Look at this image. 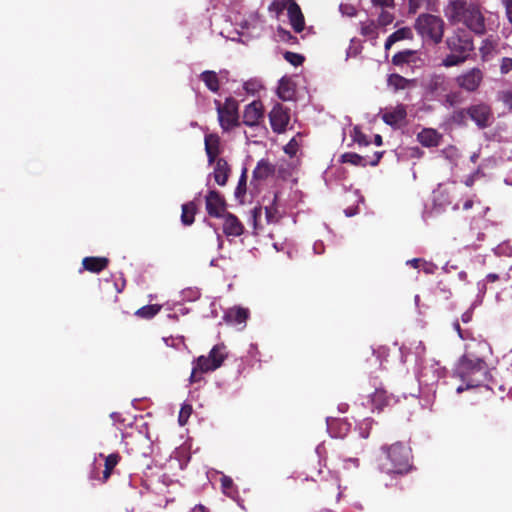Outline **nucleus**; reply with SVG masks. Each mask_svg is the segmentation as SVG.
<instances>
[{
    "label": "nucleus",
    "mask_w": 512,
    "mask_h": 512,
    "mask_svg": "<svg viewBox=\"0 0 512 512\" xmlns=\"http://www.w3.org/2000/svg\"><path fill=\"white\" fill-rule=\"evenodd\" d=\"M446 46L449 53L442 60L445 67L458 66L464 63L474 50V43L471 34L464 29H457L447 37Z\"/></svg>",
    "instance_id": "obj_1"
},
{
    "label": "nucleus",
    "mask_w": 512,
    "mask_h": 512,
    "mask_svg": "<svg viewBox=\"0 0 512 512\" xmlns=\"http://www.w3.org/2000/svg\"><path fill=\"white\" fill-rule=\"evenodd\" d=\"M381 450L386 455V461L383 463V469L387 473L407 474L413 468L412 450L402 442H396L392 445L382 446Z\"/></svg>",
    "instance_id": "obj_2"
},
{
    "label": "nucleus",
    "mask_w": 512,
    "mask_h": 512,
    "mask_svg": "<svg viewBox=\"0 0 512 512\" xmlns=\"http://www.w3.org/2000/svg\"><path fill=\"white\" fill-rule=\"evenodd\" d=\"M459 371L462 379L468 387H477L483 384L487 378L488 368L486 362L469 354L461 358Z\"/></svg>",
    "instance_id": "obj_3"
},
{
    "label": "nucleus",
    "mask_w": 512,
    "mask_h": 512,
    "mask_svg": "<svg viewBox=\"0 0 512 512\" xmlns=\"http://www.w3.org/2000/svg\"><path fill=\"white\" fill-rule=\"evenodd\" d=\"M227 358L226 347L223 344L215 345L209 352L208 356H199L193 366L190 382L194 383L200 380L199 373H208L215 371L222 366Z\"/></svg>",
    "instance_id": "obj_4"
},
{
    "label": "nucleus",
    "mask_w": 512,
    "mask_h": 512,
    "mask_svg": "<svg viewBox=\"0 0 512 512\" xmlns=\"http://www.w3.org/2000/svg\"><path fill=\"white\" fill-rule=\"evenodd\" d=\"M445 23L442 18L432 14H421L415 22V30L424 39L434 44L442 41Z\"/></svg>",
    "instance_id": "obj_5"
},
{
    "label": "nucleus",
    "mask_w": 512,
    "mask_h": 512,
    "mask_svg": "<svg viewBox=\"0 0 512 512\" xmlns=\"http://www.w3.org/2000/svg\"><path fill=\"white\" fill-rule=\"evenodd\" d=\"M217 106L218 119L223 130L228 131L239 125L238 103L233 98H227L225 105L222 106L218 100H215Z\"/></svg>",
    "instance_id": "obj_6"
},
{
    "label": "nucleus",
    "mask_w": 512,
    "mask_h": 512,
    "mask_svg": "<svg viewBox=\"0 0 512 512\" xmlns=\"http://www.w3.org/2000/svg\"><path fill=\"white\" fill-rule=\"evenodd\" d=\"M484 79V72L477 67H473L455 78L459 88L466 92L473 93L478 90Z\"/></svg>",
    "instance_id": "obj_7"
},
{
    "label": "nucleus",
    "mask_w": 512,
    "mask_h": 512,
    "mask_svg": "<svg viewBox=\"0 0 512 512\" xmlns=\"http://www.w3.org/2000/svg\"><path fill=\"white\" fill-rule=\"evenodd\" d=\"M270 125L274 133L281 134L290 122V109L277 103L269 112Z\"/></svg>",
    "instance_id": "obj_8"
},
{
    "label": "nucleus",
    "mask_w": 512,
    "mask_h": 512,
    "mask_svg": "<svg viewBox=\"0 0 512 512\" xmlns=\"http://www.w3.org/2000/svg\"><path fill=\"white\" fill-rule=\"evenodd\" d=\"M205 208L210 217L222 218L226 213L227 203L217 190H209L205 196Z\"/></svg>",
    "instance_id": "obj_9"
},
{
    "label": "nucleus",
    "mask_w": 512,
    "mask_h": 512,
    "mask_svg": "<svg viewBox=\"0 0 512 512\" xmlns=\"http://www.w3.org/2000/svg\"><path fill=\"white\" fill-rule=\"evenodd\" d=\"M466 113L479 128H486L491 124L492 111L489 105L479 103L467 108Z\"/></svg>",
    "instance_id": "obj_10"
},
{
    "label": "nucleus",
    "mask_w": 512,
    "mask_h": 512,
    "mask_svg": "<svg viewBox=\"0 0 512 512\" xmlns=\"http://www.w3.org/2000/svg\"><path fill=\"white\" fill-rule=\"evenodd\" d=\"M383 154H384V152H382V151H376L372 157H369V156H362V155H359L354 152H346L341 155L340 162L348 163L353 166H359V167H365L367 165L376 166L380 162Z\"/></svg>",
    "instance_id": "obj_11"
},
{
    "label": "nucleus",
    "mask_w": 512,
    "mask_h": 512,
    "mask_svg": "<svg viewBox=\"0 0 512 512\" xmlns=\"http://www.w3.org/2000/svg\"><path fill=\"white\" fill-rule=\"evenodd\" d=\"M473 2L468 0H449L445 9L446 17L453 23H461Z\"/></svg>",
    "instance_id": "obj_12"
},
{
    "label": "nucleus",
    "mask_w": 512,
    "mask_h": 512,
    "mask_svg": "<svg viewBox=\"0 0 512 512\" xmlns=\"http://www.w3.org/2000/svg\"><path fill=\"white\" fill-rule=\"evenodd\" d=\"M424 89L431 97H439L449 89V82L443 74H433L424 83Z\"/></svg>",
    "instance_id": "obj_13"
},
{
    "label": "nucleus",
    "mask_w": 512,
    "mask_h": 512,
    "mask_svg": "<svg viewBox=\"0 0 512 512\" xmlns=\"http://www.w3.org/2000/svg\"><path fill=\"white\" fill-rule=\"evenodd\" d=\"M461 23H463L469 30L476 34L481 35L485 32L484 17L479 7L475 3L471 5L467 11L466 17Z\"/></svg>",
    "instance_id": "obj_14"
},
{
    "label": "nucleus",
    "mask_w": 512,
    "mask_h": 512,
    "mask_svg": "<svg viewBox=\"0 0 512 512\" xmlns=\"http://www.w3.org/2000/svg\"><path fill=\"white\" fill-rule=\"evenodd\" d=\"M264 118V107L260 100L248 104L243 112V123L246 126H257Z\"/></svg>",
    "instance_id": "obj_15"
},
{
    "label": "nucleus",
    "mask_w": 512,
    "mask_h": 512,
    "mask_svg": "<svg viewBox=\"0 0 512 512\" xmlns=\"http://www.w3.org/2000/svg\"><path fill=\"white\" fill-rule=\"evenodd\" d=\"M276 167L268 159H260L252 172L251 185L256 186L275 174Z\"/></svg>",
    "instance_id": "obj_16"
},
{
    "label": "nucleus",
    "mask_w": 512,
    "mask_h": 512,
    "mask_svg": "<svg viewBox=\"0 0 512 512\" xmlns=\"http://www.w3.org/2000/svg\"><path fill=\"white\" fill-rule=\"evenodd\" d=\"M205 152L209 165H212L217 160L222 152L221 139L218 134H206L204 138Z\"/></svg>",
    "instance_id": "obj_17"
},
{
    "label": "nucleus",
    "mask_w": 512,
    "mask_h": 512,
    "mask_svg": "<svg viewBox=\"0 0 512 512\" xmlns=\"http://www.w3.org/2000/svg\"><path fill=\"white\" fill-rule=\"evenodd\" d=\"M214 168L211 176L219 186H225L232 173V168L225 158H218L214 161Z\"/></svg>",
    "instance_id": "obj_18"
},
{
    "label": "nucleus",
    "mask_w": 512,
    "mask_h": 512,
    "mask_svg": "<svg viewBox=\"0 0 512 512\" xmlns=\"http://www.w3.org/2000/svg\"><path fill=\"white\" fill-rule=\"evenodd\" d=\"M407 117L406 107L398 104L394 108L386 109L382 114V120L391 127H398Z\"/></svg>",
    "instance_id": "obj_19"
},
{
    "label": "nucleus",
    "mask_w": 512,
    "mask_h": 512,
    "mask_svg": "<svg viewBox=\"0 0 512 512\" xmlns=\"http://www.w3.org/2000/svg\"><path fill=\"white\" fill-rule=\"evenodd\" d=\"M287 13L290 24L294 31L296 33L302 32L305 27V19L300 6L294 0H289Z\"/></svg>",
    "instance_id": "obj_20"
},
{
    "label": "nucleus",
    "mask_w": 512,
    "mask_h": 512,
    "mask_svg": "<svg viewBox=\"0 0 512 512\" xmlns=\"http://www.w3.org/2000/svg\"><path fill=\"white\" fill-rule=\"evenodd\" d=\"M442 139L443 135L433 128H423L417 134V141L427 148L439 146Z\"/></svg>",
    "instance_id": "obj_21"
},
{
    "label": "nucleus",
    "mask_w": 512,
    "mask_h": 512,
    "mask_svg": "<svg viewBox=\"0 0 512 512\" xmlns=\"http://www.w3.org/2000/svg\"><path fill=\"white\" fill-rule=\"evenodd\" d=\"M222 218L224 219L223 232L225 235L237 237L243 234L244 226L234 214L226 212Z\"/></svg>",
    "instance_id": "obj_22"
},
{
    "label": "nucleus",
    "mask_w": 512,
    "mask_h": 512,
    "mask_svg": "<svg viewBox=\"0 0 512 512\" xmlns=\"http://www.w3.org/2000/svg\"><path fill=\"white\" fill-rule=\"evenodd\" d=\"M416 83V79H407L397 73H392L387 78V86L392 89L393 92L410 89L415 87Z\"/></svg>",
    "instance_id": "obj_23"
},
{
    "label": "nucleus",
    "mask_w": 512,
    "mask_h": 512,
    "mask_svg": "<svg viewBox=\"0 0 512 512\" xmlns=\"http://www.w3.org/2000/svg\"><path fill=\"white\" fill-rule=\"evenodd\" d=\"M110 260L107 257L89 256L82 260L83 269L92 273H100L109 265Z\"/></svg>",
    "instance_id": "obj_24"
},
{
    "label": "nucleus",
    "mask_w": 512,
    "mask_h": 512,
    "mask_svg": "<svg viewBox=\"0 0 512 512\" xmlns=\"http://www.w3.org/2000/svg\"><path fill=\"white\" fill-rule=\"evenodd\" d=\"M99 456L105 459L104 470L102 472V477L99 480L102 483H106L110 476L112 475L114 468L120 462L121 456L119 455V453H111L105 457L102 453H100Z\"/></svg>",
    "instance_id": "obj_25"
},
{
    "label": "nucleus",
    "mask_w": 512,
    "mask_h": 512,
    "mask_svg": "<svg viewBox=\"0 0 512 512\" xmlns=\"http://www.w3.org/2000/svg\"><path fill=\"white\" fill-rule=\"evenodd\" d=\"M248 316H249L248 309L242 308V307H235V308L229 309L226 312L224 319L226 320L227 323L240 325V324H244L246 322Z\"/></svg>",
    "instance_id": "obj_26"
},
{
    "label": "nucleus",
    "mask_w": 512,
    "mask_h": 512,
    "mask_svg": "<svg viewBox=\"0 0 512 512\" xmlns=\"http://www.w3.org/2000/svg\"><path fill=\"white\" fill-rule=\"evenodd\" d=\"M199 78L211 92L217 93L219 91L220 80L215 71L205 70L200 74Z\"/></svg>",
    "instance_id": "obj_27"
},
{
    "label": "nucleus",
    "mask_w": 512,
    "mask_h": 512,
    "mask_svg": "<svg viewBox=\"0 0 512 512\" xmlns=\"http://www.w3.org/2000/svg\"><path fill=\"white\" fill-rule=\"evenodd\" d=\"M391 400V396H389L386 390L382 388H376L374 393L371 395L372 406L379 411L388 406Z\"/></svg>",
    "instance_id": "obj_28"
},
{
    "label": "nucleus",
    "mask_w": 512,
    "mask_h": 512,
    "mask_svg": "<svg viewBox=\"0 0 512 512\" xmlns=\"http://www.w3.org/2000/svg\"><path fill=\"white\" fill-rule=\"evenodd\" d=\"M379 26L374 20L361 22L360 34L371 41H376L379 35Z\"/></svg>",
    "instance_id": "obj_29"
},
{
    "label": "nucleus",
    "mask_w": 512,
    "mask_h": 512,
    "mask_svg": "<svg viewBox=\"0 0 512 512\" xmlns=\"http://www.w3.org/2000/svg\"><path fill=\"white\" fill-rule=\"evenodd\" d=\"M412 38V31L408 27H403L395 32H393L389 37L387 38L385 42V50H389L393 44H395L398 41L404 40V39H411Z\"/></svg>",
    "instance_id": "obj_30"
},
{
    "label": "nucleus",
    "mask_w": 512,
    "mask_h": 512,
    "mask_svg": "<svg viewBox=\"0 0 512 512\" xmlns=\"http://www.w3.org/2000/svg\"><path fill=\"white\" fill-rule=\"evenodd\" d=\"M417 52L414 50H403L392 57V64L395 66H402L404 64H409L411 62H416Z\"/></svg>",
    "instance_id": "obj_31"
},
{
    "label": "nucleus",
    "mask_w": 512,
    "mask_h": 512,
    "mask_svg": "<svg viewBox=\"0 0 512 512\" xmlns=\"http://www.w3.org/2000/svg\"><path fill=\"white\" fill-rule=\"evenodd\" d=\"M277 200H278V193L273 194V198L271 200V203L269 205L265 206V216L267 223H277L281 216L277 207Z\"/></svg>",
    "instance_id": "obj_32"
},
{
    "label": "nucleus",
    "mask_w": 512,
    "mask_h": 512,
    "mask_svg": "<svg viewBox=\"0 0 512 512\" xmlns=\"http://www.w3.org/2000/svg\"><path fill=\"white\" fill-rule=\"evenodd\" d=\"M278 96L284 101L291 100L294 96L295 90L293 88V84L288 78H281L278 85Z\"/></svg>",
    "instance_id": "obj_33"
},
{
    "label": "nucleus",
    "mask_w": 512,
    "mask_h": 512,
    "mask_svg": "<svg viewBox=\"0 0 512 512\" xmlns=\"http://www.w3.org/2000/svg\"><path fill=\"white\" fill-rule=\"evenodd\" d=\"M197 206L193 201L182 205L181 222L185 226H190L194 223Z\"/></svg>",
    "instance_id": "obj_34"
},
{
    "label": "nucleus",
    "mask_w": 512,
    "mask_h": 512,
    "mask_svg": "<svg viewBox=\"0 0 512 512\" xmlns=\"http://www.w3.org/2000/svg\"><path fill=\"white\" fill-rule=\"evenodd\" d=\"M161 308L162 306L158 304L145 305L136 310L135 315L139 318L151 319L160 312Z\"/></svg>",
    "instance_id": "obj_35"
},
{
    "label": "nucleus",
    "mask_w": 512,
    "mask_h": 512,
    "mask_svg": "<svg viewBox=\"0 0 512 512\" xmlns=\"http://www.w3.org/2000/svg\"><path fill=\"white\" fill-rule=\"evenodd\" d=\"M497 48V42L492 38H486L483 40L482 45L479 49L481 58L483 61L489 60L490 56L495 52Z\"/></svg>",
    "instance_id": "obj_36"
},
{
    "label": "nucleus",
    "mask_w": 512,
    "mask_h": 512,
    "mask_svg": "<svg viewBox=\"0 0 512 512\" xmlns=\"http://www.w3.org/2000/svg\"><path fill=\"white\" fill-rule=\"evenodd\" d=\"M220 482H221L222 492L226 496H228L230 498H234L235 495L237 494V489L234 485L232 478L227 475H223L220 479Z\"/></svg>",
    "instance_id": "obj_37"
},
{
    "label": "nucleus",
    "mask_w": 512,
    "mask_h": 512,
    "mask_svg": "<svg viewBox=\"0 0 512 512\" xmlns=\"http://www.w3.org/2000/svg\"><path fill=\"white\" fill-rule=\"evenodd\" d=\"M247 168L244 167L242 169L237 187L235 189V197L236 199H239L241 202L246 194V188H247Z\"/></svg>",
    "instance_id": "obj_38"
},
{
    "label": "nucleus",
    "mask_w": 512,
    "mask_h": 512,
    "mask_svg": "<svg viewBox=\"0 0 512 512\" xmlns=\"http://www.w3.org/2000/svg\"><path fill=\"white\" fill-rule=\"evenodd\" d=\"M284 59L295 67L301 65L305 60L304 56H302L301 54L291 51H286L284 53Z\"/></svg>",
    "instance_id": "obj_39"
},
{
    "label": "nucleus",
    "mask_w": 512,
    "mask_h": 512,
    "mask_svg": "<svg viewBox=\"0 0 512 512\" xmlns=\"http://www.w3.org/2000/svg\"><path fill=\"white\" fill-rule=\"evenodd\" d=\"M434 293H435V295H439L441 298L446 299V300L449 299L452 295L450 288L443 281H439L437 283Z\"/></svg>",
    "instance_id": "obj_40"
},
{
    "label": "nucleus",
    "mask_w": 512,
    "mask_h": 512,
    "mask_svg": "<svg viewBox=\"0 0 512 512\" xmlns=\"http://www.w3.org/2000/svg\"><path fill=\"white\" fill-rule=\"evenodd\" d=\"M352 137L354 142L359 146H367L370 144L367 136L357 127L354 128Z\"/></svg>",
    "instance_id": "obj_41"
},
{
    "label": "nucleus",
    "mask_w": 512,
    "mask_h": 512,
    "mask_svg": "<svg viewBox=\"0 0 512 512\" xmlns=\"http://www.w3.org/2000/svg\"><path fill=\"white\" fill-rule=\"evenodd\" d=\"M394 20V16L387 11H382L377 19V24L379 27H386L390 25Z\"/></svg>",
    "instance_id": "obj_42"
},
{
    "label": "nucleus",
    "mask_w": 512,
    "mask_h": 512,
    "mask_svg": "<svg viewBox=\"0 0 512 512\" xmlns=\"http://www.w3.org/2000/svg\"><path fill=\"white\" fill-rule=\"evenodd\" d=\"M299 149V144L295 138H292L285 146L284 152L290 157H294Z\"/></svg>",
    "instance_id": "obj_43"
},
{
    "label": "nucleus",
    "mask_w": 512,
    "mask_h": 512,
    "mask_svg": "<svg viewBox=\"0 0 512 512\" xmlns=\"http://www.w3.org/2000/svg\"><path fill=\"white\" fill-rule=\"evenodd\" d=\"M289 5V0H275L270 5L269 9L276 11V12H282L284 9H286Z\"/></svg>",
    "instance_id": "obj_44"
},
{
    "label": "nucleus",
    "mask_w": 512,
    "mask_h": 512,
    "mask_svg": "<svg viewBox=\"0 0 512 512\" xmlns=\"http://www.w3.org/2000/svg\"><path fill=\"white\" fill-rule=\"evenodd\" d=\"M425 274H434L436 272V270L438 269L437 265L432 263V262H428V261H425L423 260L422 264H421V268H420Z\"/></svg>",
    "instance_id": "obj_45"
},
{
    "label": "nucleus",
    "mask_w": 512,
    "mask_h": 512,
    "mask_svg": "<svg viewBox=\"0 0 512 512\" xmlns=\"http://www.w3.org/2000/svg\"><path fill=\"white\" fill-rule=\"evenodd\" d=\"M512 70V57H504L501 60L500 71L502 74H507Z\"/></svg>",
    "instance_id": "obj_46"
},
{
    "label": "nucleus",
    "mask_w": 512,
    "mask_h": 512,
    "mask_svg": "<svg viewBox=\"0 0 512 512\" xmlns=\"http://www.w3.org/2000/svg\"><path fill=\"white\" fill-rule=\"evenodd\" d=\"M449 192L448 189L440 187L436 192V201H438L440 205L451 204L450 200L443 199L444 194H449Z\"/></svg>",
    "instance_id": "obj_47"
},
{
    "label": "nucleus",
    "mask_w": 512,
    "mask_h": 512,
    "mask_svg": "<svg viewBox=\"0 0 512 512\" xmlns=\"http://www.w3.org/2000/svg\"><path fill=\"white\" fill-rule=\"evenodd\" d=\"M278 34L280 38L285 42L294 43L297 40V38L293 36L289 31H286L282 28L278 29Z\"/></svg>",
    "instance_id": "obj_48"
},
{
    "label": "nucleus",
    "mask_w": 512,
    "mask_h": 512,
    "mask_svg": "<svg viewBox=\"0 0 512 512\" xmlns=\"http://www.w3.org/2000/svg\"><path fill=\"white\" fill-rule=\"evenodd\" d=\"M453 327L454 329L457 331L459 337L462 339V340H466V339H469L471 337V332L468 331V330H463L461 329V326L459 324L458 321H455L453 323Z\"/></svg>",
    "instance_id": "obj_49"
},
{
    "label": "nucleus",
    "mask_w": 512,
    "mask_h": 512,
    "mask_svg": "<svg viewBox=\"0 0 512 512\" xmlns=\"http://www.w3.org/2000/svg\"><path fill=\"white\" fill-rule=\"evenodd\" d=\"M191 407L190 406H184L181 408L180 414H179V423L181 425H184L187 421V418L190 415Z\"/></svg>",
    "instance_id": "obj_50"
},
{
    "label": "nucleus",
    "mask_w": 512,
    "mask_h": 512,
    "mask_svg": "<svg viewBox=\"0 0 512 512\" xmlns=\"http://www.w3.org/2000/svg\"><path fill=\"white\" fill-rule=\"evenodd\" d=\"M502 4L506 9L509 22L512 23V0H502Z\"/></svg>",
    "instance_id": "obj_51"
},
{
    "label": "nucleus",
    "mask_w": 512,
    "mask_h": 512,
    "mask_svg": "<svg viewBox=\"0 0 512 512\" xmlns=\"http://www.w3.org/2000/svg\"><path fill=\"white\" fill-rule=\"evenodd\" d=\"M375 6L381 7H392L394 6V0H371Z\"/></svg>",
    "instance_id": "obj_52"
},
{
    "label": "nucleus",
    "mask_w": 512,
    "mask_h": 512,
    "mask_svg": "<svg viewBox=\"0 0 512 512\" xmlns=\"http://www.w3.org/2000/svg\"><path fill=\"white\" fill-rule=\"evenodd\" d=\"M422 262H423L422 259L414 258V259L408 260L407 264L412 266L415 269H420Z\"/></svg>",
    "instance_id": "obj_53"
},
{
    "label": "nucleus",
    "mask_w": 512,
    "mask_h": 512,
    "mask_svg": "<svg viewBox=\"0 0 512 512\" xmlns=\"http://www.w3.org/2000/svg\"><path fill=\"white\" fill-rule=\"evenodd\" d=\"M500 279H501L500 275H498L496 273H489V274H487V276L485 278V282L486 283H494Z\"/></svg>",
    "instance_id": "obj_54"
},
{
    "label": "nucleus",
    "mask_w": 512,
    "mask_h": 512,
    "mask_svg": "<svg viewBox=\"0 0 512 512\" xmlns=\"http://www.w3.org/2000/svg\"><path fill=\"white\" fill-rule=\"evenodd\" d=\"M456 93H449L446 94V102L449 103L451 106H453L456 103Z\"/></svg>",
    "instance_id": "obj_55"
},
{
    "label": "nucleus",
    "mask_w": 512,
    "mask_h": 512,
    "mask_svg": "<svg viewBox=\"0 0 512 512\" xmlns=\"http://www.w3.org/2000/svg\"><path fill=\"white\" fill-rule=\"evenodd\" d=\"M472 319V312L471 311H466L462 314L461 316V320L463 323H468L470 322Z\"/></svg>",
    "instance_id": "obj_56"
},
{
    "label": "nucleus",
    "mask_w": 512,
    "mask_h": 512,
    "mask_svg": "<svg viewBox=\"0 0 512 512\" xmlns=\"http://www.w3.org/2000/svg\"><path fill=\"white\" fill-rule=\"evenodd\" d=\"M191 512H209V510H208L205 506H203V505L199 504V505H196V506L191 510Z\"/></svg>",
    "instance_id": "obj_57"
},
{
    "label": "nucleus",
    "mask_w": 512,
    "mask_h": 512,
    "mask_svg": "<svg viewBox=\"0 0 512 512\" xmlns=\"http://www.w3.org/2000/svg\"><path fill=\"white\" fill-rule=\"evenodd\" d=\"M374 143L377 145V146H381L383 144V139H382V136L379 135V134H376L375 137H374Z\"/></svg>",
    "instance_id": "obj_58"
},
{
    "label": "nucleus",
    "mask_w": 512,
    "mask_h": 512,
    "mask_svg": "<svg viewBox=\"0 0 512 512\" xmlns=\"http://www.w3.org/2000/svg\"><path fill=\"white\" fill-rule=\"evenodd\" d=\"M261 210H262L261 207L254 208V210H253V217H254V221L255 222L257 221L258 216L261 215Z\"/></svg>",
    "instance_id": "obj_59"
},
{
    "label": "nucleus",
    "mask_w": 512,
    "mask_h": 512,
    "mask_svg": "<svg viewBox=\"0 0 512 512\" xmlns=\"http://www.w3.org/2000/svg\"><path fill=\"white\" fill-rule=\"evenodd\" d=\"M472 206H473V200L468 199V200H466V201L464 202V204H463V209H464V210H468V209L472 208Z\"/></svg>",
    "instance_id": "obj_60"
},
{
    "label": "nucleus",
    "mask_w": 512,
    "mask_h": 512,
    "mask_svg": "<svg viewBox=\"0 0 512 512\" xmlns=\"http://www.w3.org/2000/svg\"><path fill=\"white\" fill-rule=\"evenodd\" d=\"M509 278H510V277H509V274H507V273H506V274L504 275V277H503V280L508 281V280H509Z\"/></svg>",
    "instance_id": "obj_61"
},
{
    "label": "nucleus",
    "mask_w": 512,
    "mask_h": 512,
    "mask_svg": "<svg viewBox=\"0 0 512 512\" xmlns=\"http://www.w3.org/2000/svg\"><path fill=\"white\" fill-rule=\"evenodd\" d=\"M482 289H484V290L486 289V283L485 282L482 284Z\"/></svg>",
    "instance_id": "obj_62"
},
{
    "label": "nucleus",
    "mask_w": 512,
    "mask_h": 512,
    "mask_svg": "<svg viewBox=\"0 0 512 512\" xmlns=\"http://www.w3.org/2000/svg\"><path fill=\"white\" fill-rule=\"evenodd\" d=\"M459 207H458V204H455L453 209L457 210Z\"/></svg>",
    "instance_id": "obj_63"
},
{
    "label": "nucleus",
    "mask_w": 512,
    "mask_h": 512,
    "mask_svg": "<svg viewBox=\"0 0 512 512\" xmlns=\"http://www.w3.org/2000/svg\"><path fill=\"white\" fill-rule=\"evenodd\" d=\"M353 214H354V213H352V212H350V213L346 212V215H347V216H352Z\"/></svg>",
    "instance_id": "obj_64"
}]
</instances>
